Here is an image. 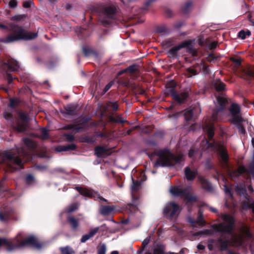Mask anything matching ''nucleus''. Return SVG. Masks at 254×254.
Returning <instances> with one entry per match:
<instances>
[{
  "instance_id": "nucleus-1",
  "label": "nucleus",
  "mask_w": 254,
  "mask_h": 254,
  "mask_svg": "<svg viewBox=\"0 0 254 254\" xmlns=\"http://www.w3.org/2000/svg\"><path fill=\"white\" fill-rule=\"evenodd\" d=\"M1 161H0V169L3 167L6 171L12 172L24 168V162L30 160L31 155L30 152L23 147L15 146L3 152Z\"/></svg>"
},
{
  "instance_id": "nucleus-2",
  "label": "nucleus",
  "mask_w": 254,
  "mask_h": 254,
  "mask_svg": "<svg viewBox=\"0 0 254 254\" xmlns=\"http://www.w3.org/2000/svg\"><path fill=\"white\" fill-rule=\"evenodd\" d=\"M0 28L7 30L12 33L7 36L3 40L4 43H10L19 40H30L38 36L37 33L29 32L21 26L11 23L7 26L0 23Z\"/></svg>"
},
{
  "instance_id": "nucleus-3",
  "label": "nucleus",
  "mask_w": 254,
  "mask_h": 254,
  "mask_svg": "<svg viewBox=\"0 0 254 254\" xmlns=\"http://www.w3.org/2000/svg\"><path fill=\"white\" fill-rule=\"evenodd\" d=\"M153 154L158 157L154 164L155 167L174 166L181 162L183 157L182 155H174L168 149L155 151Z\"/></svg>"
},
{
  "instance_id": "nucleus-4",
  "label": "nucleus",
  "mask_w": 254,
  "mask_h": 254,
  "mask_svg": "<svg viewBox=\"0 0 254 254\" xmlns=\"http://www.w3.org/2000/svg\"><path fill=\"white\" fill-rule=\"evenodd\" d=\"M93 13L97 14L99 16V21L104 27H109L112 23L111 19L115 16L117 12L114 5L106 6L103 4H97L91 8Z\"/></svg>"
},
{
  "instance_id": "nucleus-5",
  "label": "nucleus",
  "mask_w": 254,
  "mask_h": 254,
  "mask_svg": "<svg viewBox=\"0 0 254 254\" xmlns=\"http://www.w3.org/2000/svg\"><path fill=\"white\" fill-rule=\"evenodd\" d=\"M2 246H6V249L8 252H11L26 246H31L38 249H40L42 247V244L38 243L36 238L33 236H31L20 242L17 241V243H14L6 238L0 237V248Z\"/></svg>"
},
{
  "instance_id": "nucleus-6",
  "label": "nucleus",
  "mask_w": 254,
  "mask_h": 254,
  "mask_svg": "<svg viewBox=\"0 0 254 254\" xmlns=\"http://www.w3.org/2000/svg\"><path fill=\"white\" fill-rule=\"evenodd\" d=\"M19 67L18 62L10 57H6L3 60H0V70L6 73L9 84L13 81V77L9 72H16Z\"/></svg>"
},
{
  "instance_id": "nucleus-7",
  "label": "nucleus",
  "mask_w": 254,
  "mask_h": 254,
  "mask_svg": "<svg viewBox=\"0 0 254 254\" xmlns=\"http://www.w3.org/2000/svg\"><path fill=\"white\" fill-rule=\"evenodd\" d=\"M222 219L227 223L225 225L224 223L218 224H213L211 226L213 230L216 232L226 233L231 235L235 227V220L234 218L229 214H222Z\"/></svg>"
},
{
  "instance_id": "nucleus-8",
  "label": "nucleus",
  "mask_w": 254,
  "mask_h": 254,
  "mask_svg": "<svg viewBox=\"0 0 254 254\" xmlns=\"http://www.w3.org/2000/svg\"><path fill=\"white\" fill-rule=\"evenodd\" d=\"M181 210L179 204L174 202H170L166 204L164 208L163 215L167 219L172 220L179 215Z\"/></svg>"
},
{
  "instance_id": "nucleus-9",
  "label": "nucleus",
  "mask_w": 254,
  "mask_h": 254,
  "mask_svg": "<svg viewBox=\"0 0 254 254\" xmlns=\"http://www.w3.org/2000/svg\"><path fill=\"white\" fill-rule=\"evenodd\" d=\"M218 107L214 109L212 115V118L214 121H218V114L226 109L231 102V100L223 96H218L216 98Z\"/></svg>"
},
{
  "instance_id": "nucleus-10",
  "label": "nucleus",
  "mask_w": 254,
  "mask_h": 254,
  "mask_svg": "<svg viewBox=\"0 0 254 254\" xmlns=\"http://www.w3.org/2000/svg\"><path fill=\"white\" fill-rule=\"evenodd\" d=\"M18 116L21 121H18L13 128L17 132L23 133L27 130L30 119L28 115L24 112H19Z\"/></svg>"
},
{
  "instance_id": "nucleus-11",
  "label": "nucleus",
  "mask_w": 254,
  "mask_h": 254,
  "mask_svg": "<svg viewBox=\"0 0 254 254\" xmlns=\"http://www.w3.org/2000/svg\"><path fill=\"white\" fill-rule=\"evenodd\" d=\"M165 93L167 96H171L173 99L181 104L185 103L189 96L188 91L182 92L180 94L178 93L174 88L166 87Z\"/></svg>"
},
{
  "instance_id": "nucleus-12",
  "label": "nucleus",
  "mask_w": 254,
  "mask_h": 254,
  "mask_svg": "<svg viewBox=\"0 0 254 254\" xmlns=\"http://www.w3.org/2000/svg\"><path fill=\"white\" fill-rule=\"evenodd\" d=\"M75 190L80 194L83 196L94 198L95 200H99L100 201H104L107 203H110L106 199L101 196L98 192H95L86 188H82L80 187H76Z\"/></svg>"
},
{
  "instance_id": "nucleus-13",
  "label": "nucleus",
  "mask_w": 254,
  "mask_h": 254,
  "mask_svg": "<svg viewBox=\"0 0 254 254\" xmlns=\"http://www.w3.org/2000/svg\"><path fill=\"white\" fill-rule=\"evenodd\" d=\"M241 107L237 103H233L229 108V111L231 117V122L234 121L236 118H243L241 115Z\"/></svg>"
},
{
  "instance_id": "nucleus-14",
  "label": "nucleus",
  "mask_w": 254,
  "mask_h": 254,
  "mask_svg": "<svg viewBox=\"0 0 254 254\" xmlns=\"http://www.w3.org/2000/svg\"><path fill=\"white\" fill-rule=\"evenodd\" d=\"M218 154L221 159L223 166L228 167L229 156L227 149L222 145H219L218 148Z\"/></svg>"
},
{
  "instance_id": "nucleus-15",
  "label": "nucleus",
  "mask_w": 254,
  "mask_h": 254,
  "mask_svg": "<svg viewBox=\"0 0 254 254\" xmlns=\"http://www.w3.org/2000/svg\"><path fill=\"white\" fill-rule=\"evenodd\" d=\"M77 104H69L64 107L63 110L61 111V113L64 116H74L77 113L78 108Z\"/></svg>"
},
{
  "instance_id": "nucleus-16",
  "label": "nucleus",
  "mask_w": 254,
  "mask_h": 254,
  "mask_svg": "<svg viewBox=\"0 0 254 254\" xmlns=\"http://www.w3.org/2000/svg\"><path fill=\"white\" fill-rule=\"evenodd\" d=\"M207 135L208 140H205L207 148H215V142L213 139L214 135V127L212 126L208 127L207 130Z\"/></svg>"
},
{
  "instance_id": "nucleus-17",
  "label": "nucleus",
  "mask_w": 254,
  "mask_h": 254,
  "mask_svg": "<svg viewBox=\"0 0 254 254\" xmlns=\"http://www.w3.org/2000/svg\"><path fill=\"white\" fill-rule=\"evenodd\" d=\"M14 213V210L11 207L4 209L3 210L0 211V221L3 222H8Z\"/></svg>"
},
{
  "instance_id": "nucleus-18",
  "label": "nucleus",
  "mask_w": 254,
  "mask_h": 254,
  "mask_svg": "<svg viewBox=\"0 0 254 254\" xmlns=\"http://www.w3.org/2000/svg\"><path fill=\"white\" fill-rule=\"evenodd\" d=\"M242 77L244 79L250 81L254 78V66H249L242 69Z\"/></svg>"
},
{
  "instance_id": "nucleus-19",
  "label": "nucleus",
  "mask_w": 254,
  "mask_h": 254,
  "mask_svg": "<svg viewBox=\"0 0 254 254\" xmlns=\"http://www.w3.org/2000/svg\"><path fill=\"white\" fill-rule=\"evenodd\" d=\"M192 43V41L191 40H188L184 41L181 44H185L186 46L183 48H186L188 53L191 54L193 57H196L197 56V51L194 48Z\"/></svg>"
},
{
  "instance_id": "nucleus-20",
  "label": "nucleus",
  "mask_w": 254,
  "mask_h": 254,
  "mask_svg": "<svg viewBox=\"0 0 254 254\" xmlns=\"http://www.w3.org/2000/svg\"><path fill=\"white\" fill-rule=\"evenodd\" d=\"M210 243L219 244L220 250L221 251H225L228 250L229 246V240H224L222 238H219L217 239H211Z\"/></svg>"
},
{
  "instance_id": "nucleus-21",
  "label": "nucleus",
  "mask_w": 254,
  "mask_h": 254,
  "mask_svg": "<svg viewBox=\"0 0 254 254\" xmlns=\"http://www.w3.org/2000/svg\"><path fill=\"white\" fill-rule=\"evenodd\" d=\"M126 72H128L132 79H135L139 76V71L138 65L136 64H132L126 68Z\"/></svg>"
},
{
  "instance_id": "nucleus-22",
  "label": "nucleus",
  "mask_w": 254,
  "mask_h": 254,
  "mask_svg": "<svg viewBox=\"0 0 254 254\" xmlns=\"http://www.w3.org/2000/svg\"><path fill=\"white\" fill-rule=\"evenodd\" d=\"M115 209L114 205H101L100 207V213L103 216H108L111 214Z\"/></svg>"
},
{
  "instance_id": "nucleus-23",
  "label": "nucleus",
  "mask_w": 254,
  "mask_h": 254,
  "mask_svg": "<svg viewBox=\"0 0 254 254\" xmlns=\"http://www.w3.org/2000/svg\"><path fill=\"white\" fill-rule=\"evenodd\" d=\"M244 122L243 118H236L235 119L234 121L231 122V124L236 126L239 131L240 133L245 134L246 133L245 128L242 124Z\"/></svg>"
},
{
  "instance_id": "nucleus-24",
  "label": "nucleus",
  "mask_w": 254,
  "mask_h": 254,
  "mask_svg": "<svg viewBox=\"0 0 254 254\" xmlns=\"http://www.w3.org/2000/svg\"><path fill=\"white\" fill-rule=\"evenodd\" d=\"M185 174L187 180L189 181H193L197 175V171H192L189 167H187L185 169Z\"/></svg>"
},
{
  "instance_id": "nucleus-25",
  "label": "nucleus",
  "mask_w": 254,
  "mask_h": 254,
  "mask_svg": "<svg viewBox=\"0 0 254 254\" xmlns=\"http://www.w3.org/2000/svg\"><path fill=\"white\" fill-rule=\"evenodd\" d=\"M198 179L201 183L202 188L203 189L209 191H210L212 190L211 184L207 179H205L202 176H199Z\"/></svg>"
},
{
  "instance_id": "nucleus-26",
  "label": "nucleus",
  "mask_w": 254,
  "mask_h": 254,
  "mask_svg": "<svg viewBox=\"0 0 254 254\" xmlns=\"http://www.w3.org/2000/svg\"><path fill=\"white\" fill-rule=\"evenodd\" d=\"M99 230V227H97L95 228L94 229L91 230L88 234L84 235L82 236L80 239L81 243H85L90 238H92L94 236V235L98 232Z\"/></svg>"
},
{
  "instance_id": "nucleus-27",
  "label": "nucleus",
  "mask_w": 254,
  "mask_h": 254,
  "mask_svg": "<svg viewBox=\"0 0 254 254\" xmlns=\"http://www.w3.org/2000/svg\"><path fill=\"white\" fill-rule=\"evenodd\" d=\"M76 149V145L74 144H70L67 145H59L56 148V151L58 152L74 150Z\"/></svg>"
},
{
  "instance_id": "nucleus-28",
  "label": "nucleus",
  "mask_w": 254,
  "mask_h": 254,
  "mask_svg": "<svg viewBox=\"0 0 254 254\" xmlns=\"http://www.w3.org/2000/svg\"><path fill=\"white\" fill-rule=\"evenodd\" d=\"M185 44H179L178 46L172 48L168 51V55L170 57L175 58L178 55V52L186 46Z\"/></svg>"
},
{
  "instance_id": "nucleus-29",
  "label": "nucleus",
  "mask_w": 254,
  "mask_h": 254,
  "mask_svg": "<svg viewBox=\"0 0 254 254\" xmlns=\"http://www.w3.org/2000/svg\"><path fill=\"white\" fill-rule=\"evenodd\" d=\"M212 86L218 92L223 91L225 89V84L220 79L214 80L212 82Z\"/></svg>"
},
{
  "instance_id": "nucleus-30",
  "label": "nucleus",
  "mask_w": 254,
  "mask_h": 254,
  "mask_svg": "<svg viewBox=\"0 0 254 254\" xmlns=\"http://www.w3.org/2000/svg\"><path fill=\"white\" fill-rule=\"evenodd\" d=\"M95 154L98 157H102L107 154L108 149L104 146H98L95 148Z\"/></svg>"
},
{
  "instance_id": "nucleus-31",
  "label": "nucleus",
  "mask_w": 254,
  "mask_h": 254,
  "mask_svg": "<svg viewBox=\"0 0 254 254\" xmlns=\"http://www.w3.org/2000/svg\"><path fill=\"white\" fill-rule=\"evenodd\" d=\"M67 220L73 230H76L78 227L79 222L78 219H76L72 216H70L67 218Z\"/></svg>"
},
{
  "instance_id": "nucleus-32",
  "label": "nucleus",
  "mask_w": 254,
  "mask_h": 254,
  "mask_svg": "<svg viewBox=\"0 0 254 254\" xmlns=\"http://www.w3.org/2000/svg\"><path fill=\"white\" fill-rule=\"evenodd\" d=\"M24 143L28 148V149L33 150L36 148V144L31 139L29 138H24Z\"/></svg>"
},
{
  "instance_id": "nucleus-33",
  "label": "nucleus",
  "mask_w": 254,
  "mask_h": 254,
  "mask_svg": "<svg viewBox=\"0 0 254 254\" xmlns=\"http://www.w3.org/2000/svg\"><path fill=\"white\" fill-rule=\"evenodd\" d=\"M192 2L191 0L187 1L181 8V11L184 14H187L190 12Z\"/></svg>"
},
{
  "instance_id": "nucleus-34",
  "label": "nucleus",
  "mask_w": 254,
  "mask_h": 254,
  "mask_svg": "<svg viewBox=\"0 0 254 254\" xmlns=\"http://www.w3.org/2000/svg\"><path fill=\"white\" fill-rule=\"evenodd\" d=\"M199 73V71H197L192 67H190L186 69V75L188 77H191L192 75H196Z\"/></svg>"
},
{
  "instance_id": "nucleus-35",
  "label": "nucleus",
  "mask_w": 254,
  "mask_h": 254,
  "mask_svg": "<svg viewBox=\"0 0 254 254\" xmlns=\"http://www.w3.org/2000/svg\"><path fill=\"white\" fill-rule=\"evenodd\" d=\"M230 60L233 63L236 68H238L241 66L242 59L241 58L231 57Z\"/></svg>"
},
{
  "instance_id": "nucleus-36",
  "label": "nucleus",
  "mask_w": 254,
  "mask_h": 254,
  "mask_svg": "<svg viewBox=\"0 0 254 254\" xmlns=\"http://www.w3.org/2000/svg\"><path fill=\"white\" fill-rule=\"evenodd\" d=\"M185 119L186 121L189 122L192 120L193 117V110L190 109L184 113Z\"/></svg>"
},
{
  "instance_id": "nucleus-37",
  "label": "nucleus",
  "mask_w": 254,
  "mask_h": 254,
  "mask_svg": "<svg viewBox=\"0 0 254 254\" xmlns=\"http://www.w3.org/2000/svg\"><path fill=\"white\" fill-rule=\"evenodd\" d=\"M251 35V32L250 30H247L246 31L244 30H241L238 34V37L244 40L245 39L247 36L249 37Z\"/></svg>"
},
{
  "instance_id": "nucleus-38",
  "label": "nucleus",
  "mask_w": 254,
  "mask_h": 254,
  "mask_svg": "<svg viewBox=\"0 0 254 254\" xmlns=\"http://www.w3.org/2000/svg\"><path fill=\"white\" fill-rule=\"evenodd\" d=\"M131 179L132 181L131 190L132 191H136L139 190L141 185V183L139 181H135L132 177Z\"/></svg>"
},
{
  "instance_id": "nucleus-39",
  "label": "nucleus",
  "mask_w": 254,
  "mask_h": 254,
  "mask_svg": "<svg viewBox=\"0 0 254 254\" xmlns=\"http://www.w3.org/2000/svg\"><path fill=\"white\" fill-rule=\"evenodd\" d=\"M62 254H73L74 253L72 248L68 246L60 248Z\"/></svg>"
},
{
  "instance_id": "nucleus-40",
  "label": "nucleus",
  "mask_w": 254,
  "mask_h": 254,
  "mask_svg": "<svg viewBox=\"0 0 254 254\" xmlns=\"http://www.w3.org/2000/svg\"><path fill=\"white\" fill-rule=\"evenodd\" d=\"M202 67H201V71H202L203 73L205 75H208L210 73V70L209 68V66L207 65L203 60H202Z\"/></svg>"
},
{
  "instance_id": "nucleus-41",
  "label": "nucleus",
  "mask_w": 254,
  "mask_h": 254,
  "mask_svg": "<svg viewBox=\"0 0 254 254\" xmlns=\"http://www.w3.org/2000/svg\"><path fill=\"white\" fill-rule=\"evenodd\" d=\"M83 53L85 57H89L92 55H95L96 52L91 49L84 47L82 49Z\"/></svg>"
},
{
  "instance_id": "nucleus-42",
  "label": "nucleus",
  "mask_w": 254,
  "mask_h": 254,
  "mask_svg": "<svg viewBox=\"0 0 254 254\" xmlns=\"http://www.w3.org/2000/svg\"><path fill=\"white\" fill-rule=\"evenodd\" d=\"M171 192L175 196H179L183 194V190L178 187H173L171 189Z\"/></svg>"
},
{
  "instance_id": "nucleus-43",
  "label": "nucleus",
  "mask_w": 254,
  "mask_h": 254,
  "mask_svg": "<svg viewBox=\"0 0 254 254\" xmlns=\"http://www.w3.org/2000/svg\"><path fill=\"white\" fill-rule=\"evenodd\" d=\"M97 254H106V246L105 244L98 246L97 248Z\"/></svg>"
},
{
  "instance_id": "nucleus-44",
  "label": "nucleus",
  "mask_w": 254,
  "mask_h": 254,
  "mask_svg": "<svg viewBox=\"0 0 254 254\" xmlns=\"http://www.w3.org/2000/svg\"><path fill=\"white\" fill-rule=\"evenodd\" d=\"M156 32L158 33H166L169 30L165 25H161L156 28Z\"/></svg>"
},
{
  "instance_id": "nucleus-45",
  "label": "nucleus",
  "mask_w": 254,
  "mask_h": 254,
  "mask_svg": "<svg viewBox=\"0 0 254 254\" xmlns=\"http://www.w3.org/2000/svg\"><path fill=\"white\" fill-rule=\"evenodd\" d=\"M107 106L109 108H112L113 110L115 111H117L119 108L117 102L109 101L107 104Z\"/></svg>"
},
{
  "instance_id": "nucleus-46",
  "label": "nucleus",
  "mask_w": 254,
  "mask_h": 254,
  "mask_svg": "<svg viewBox=\"0 0 254 254\" xmlns=\"http://www.w3.org/2000/svg\"><path fill=\"white\" fill-rule=\"evenodd\" d=\"M85 129V127H84L81 123L74 124L73 130L76 131L77 132H79L81 131L84 130Z\"/></svg>"
},
{
  "instance_id": "nucleus-47",
  "label": "nucleus",
  "mask_w": 254,
  "mask_h": 254,
  "mask_svg": "<svg viewBox=\"0 0 254 254\" xmlns=\"http://www.w3.org/2000/svg\"><path fill=\"white\" fill-rule=\"evenodd\" d=\"M35 181L34 176L31 174H27L25 178V182L27 185L32 184Z\"/></svg>"
},
{
  "instance_id": "nucleus-48",
  "label": "nucleus",
  "mask_w": 254,
  "mask_h": 254,
  "mask_svg": "<svg viewBox=\"0 0 254 254\" xmlns=\"http://www.w3.org/2000/svg\"><path fill=\"white\" fill-rule=\"evenodd\" d=\"M190 222L192 224H194L195 223V221H193V220H192V221H190ZM196 222L200 226H204L205 224V221L203 220V218H202V216L201 215H200L198 217V219L197 220V221H196Z\"/></svg>"
},
{
  "instance_id": "nucleus-49",
  "label": "nucleus",
  "mask_w": 254,
  "mask_h": 254,
  "mask_svg": "<svg viewBox=\"0 0 254 254\" xmlns=\"http://www.w3.org/2000/svg\"><path fill=\"white\" fill-rule=\"evenodd\" d=\"M48 130L46 128H43L41 130V137L43 139H47L49 138Z\"/></svg>"
},
{
  "instance_id": "nucleus-50",
  "label": "nucleus",
  "mask_w": 254,
  "mask_h": 254,
  "mask_svg": "<svg viewBox=\"0 0 254 254\" xmlns=\"http://www.w3.org/2000/svg\"><path fill=\"white\" fill-rule=\"evenodd\" d=\"M217 57L215 56L213 53H210L208 56L206 58L207 61L209 62H212L217 59Z\"/></svg>"
},
{
  "instance_id": "nucleus-51",
  "label": "nucleus",
  "mask_w": 254,
  "mask_h": 254,
  "mask_svg": "<svg viewBox=\"0 0 254 254\" xmlns=\"http://www.w3.org/2000/svg\"><path fill=\"white\" fill-rule=\"evenodd\" d=\"M26 17V15L21 14V15H16L12 17V19L14 21H21L23 20Z\"/></svg>"
},
{
  "instance_id": "nucleus-52",
  "label": "nucleus",
  "mask_w": 254,
  "mask_h": 254,
  "mask_svg": "<svg viewBox=\"0 0 254 254\" xmlns=\"http://www.w3.org/2000/svg\"><path fill=\"white\" fill-rule=\"evenodd\" d=\"M18 102L15 98H11L9 101V107L12 108H15L18 105Z\"/></svg>"
},
{
  "instance_id": "nucleus-53",
  "label": "nucleus",
  "mask_w": 254,
  "mask_h": 254,
  "mask_svg": "<svg viewBox=\"0 0 254 254\" xmlns=\"http://www.w3.org/2000/svg\"><path fill=\"white\" fill-rule=\"evenodd\" d=\"M151 241L150 236L147 237L142 243V251H144L145 247L150 243Z\"/></svg>"
},
{
  "instance_id": "nucleus-54",
  "label": "nucleus",
  "mask_w": 254,
  "mask_h": 254,
  "mask_svg": "<svg viewBox=\"0 0 254 254\" xmlns=\"http://www.w3.org/2000/svg\"><path fill=\"white\" fill-rule=\"evenodd\" d=\"M218 46V42L217 41H213L210 44H207V47L210 50H215Z\"/></svg>"
},
{
  "instance_id": "nucleus-55",
  "label": "nucleus",
  "mask_w": 254,
  "mask_h": 254,
  "mask_svg": "<svg viewBox=\"0 0 254 254\" xmlns=\"http://www.w3.org/2000/svg\"><path fill=\"white\" fill-rule=\"evenodd\" d=\"M244 206L247 208L252 209V212L254 213V202L252 203L245 202Z\"/></svg>"
},
{
  "instance_id": "nucleus-56",
  "label": "nucleus",
  "mask_w": 254,
  "mask_h": 254,
  "mask_svg": "<svg viewBox=\"0 0 254 254\" xmlns=\"http://www.w3.org/2000/svg\"><path fill=\"white\" fill-rule=\"evenodd\" d=\"M32 5H34V3L31 0L24 1L23 6L26 8H30Z\"/></svg>"
},
{
  "instance_id": "nucleus-57",
  "label": "nucleus",
  "mask_w": 254,
  "mask_h": 254,
  "mask_svg": "<svg viewBox=\"0 0 254 254\" xmlns=\"http://www.w3.org/2000/svg\"><path fill=\"white\" fill-rule=\"evenodd\" d=\"M202 60L200 63H196L194 64L192 67L195 68L197 71H199V73L201 71L202 67Z\"/></svg>"
},
{
  "instance_id": "nucleus-58",
  "label": "nucleus",
  "mask_w": 254,
  "mask_h": 254,
  "mask_svg": "<svg viewBox=\"0 0 254 254\" xmlns=\"http://www.w3.org/2000/svg\"><path fill=\"white\" fill-rule=\"evenodd\" d=\"M4 118L7 120H10L13 118V114L11 112H4L3 114Z\"/></svg>"
},
{
  "instance_id": "nucleus-59",
  "label": "nucleus",
  "mask_w": 254,
  "mask_h": 254,
  "mask_svg": "<svg viewBox=\"0 0 254 254\" xmlns=\"http://www.w3.org/2000/svg\"><path fill=\"white\" fill-rule=\"evenodd\" d=\"M153 254H164V251L160 247H158L154 249Z\"/></svg>"
},
{
  "instance_id": "nucleus-60",
  "label": "nucleus",
  "mask_w": 254,
  "mask_h": 254,
  "mask_svg": "<svg viewBox=\"0 0 254 254\" xmlns=\"http://www.w3.org/2000/svg\"><path fill=\"white\" fill-rule=\"evenodd\" d=\"M177 86V84L175 81L174 80H171L168 82H167L166 84V87H169V88H172L175 89L176 87Z\"/></svg>"
},
{
  "instance_id": "nucleus-61",
  "label": "nucleus",
  "mask_w": 254,
  "mask_h": 254,
  "mask_svg": "<svg viewBox=\"0 0 254 254\" xmlns=\"http://www.w3.org/2000/svg\"><path fill=\"white\" fill-rule=\"evenodd\" d=\"M84 141L88 143H93L94 142V139L90 136H85L84 137Z\"/></svg>"
},
{
  "instance_id": "nucleus-62",
  "label": "nucleus",
  "mask_w": 254,
  "mask_h": 254,
  "mask_svg": "<svg viewBox=\"0 0 254 254\" xmlns=\"http://www.w3.org/2000/svg\"><path fill=\"white\" fill-rule=\"evenodd\" d=\"M9 7L11 8H14L17 6V2L16 0H10L9 2Z\"/></svg>"
},
{
  "instance_id": "nucleus-63",
  "label": "nucleus",
  "mask_w": 254,
  "mask_h": 254,
  "mask_svg": "<svg viewBox=\"0 0 254 254\" xmlns=\"http://www.w3.org/2000/svg\"><path fill=\"white\" fill-rule=\"evenodd\" d=\"M157 0H147L144 3L143 9L144 10L147 9V7L150 5L153 2L156 1Z\"/></svg>"
},
{
  "instance_id": "nucleus-64",
  "label": "nucleus",
  "mask_w": 254,
  "mask_h": 254,
  "mask_svg": "<svg viewBox=\"0 0 254 254\" xmlns=\"http://www.w3.org/2000/svg\"><path fill=\"white\" fill-rule=\"evenodd\" d=\"M82 121L81 124L85 127V128L86 127V124L90 121L91 118L90 117H84L82 118Z\"/></svg>"
}]
</instances>
